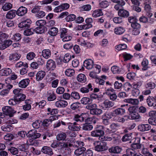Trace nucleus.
<instances>
[{"label":"nucleus","mask_w":156,"mask_h":156,"mask_svg":"<svg viewBox=\"0 0 156 156\" xmlns=\"http://www.w3.org/2000/svg\"><path fill=\"white\" fill-rule=\"evenodd\" d=\"M98 126V125H97ZM101 128L100 129H97L95 130L92 131L91 132V135L93 137H99L100 136L104 135V132L103 130H101L104 129V127L102 126H97V127H99Z\"/></svg>","instance_id":"1"},{"label":"nucleus","mask_w":156,"mask_h":156,"mask_svg":"<svg viewBox=\"0 0 156 156\" xmlns=\"http://www.w3.org/2000/svg\"><path fill=\"white\" fill-rule=\"evenodd\" d=\"M70 5L68 3H62L59 5L55 7L54 9V11L55 12H60L63 10L68 9Z\"/></svg>","instance_id":"2"},{"label":"nucleus","mask_w":156,"mask_h":156,"mask_svg":"<svg viewBox=\"0 0 156 156\" xmlns=\"http://www.w3.org/2000/svg\"><path fill=\"white\" fill-rule=\"evenodd\" d=\"M41 134L37 132L36 130L32 129L29 131L27 134V136L28 137H31L32 139H35L39 138Z\"/></svg>","instance_id":"3"},{"label":"nucleus","mask_w":156,"mask_h":156,"mask_svg":"<svg viewBox=\"0 0 156 156\" xmlns=\"http://www.w3.org/2000/svg\"><path fill=\"white\" fill-rule=\"evenodd\" d=\"M107 144L105 142L98 143V144L95 147V150L98 152L105 151L107 149Z\"/></svg>","instance_id":"4"},{"label":"nucleus","mask_w":156,"mask_h":156,"mask_svg":"<svg viewBox=\"0 0 156 156\" xmlns=\"http://www.w3.org/2000/svg\"><path fill=\"white\" fill-rule=\"evenodd\" d=\"M31 23V21L29 19L23 21L19 24L18 26L20 28H22L23 29H27L29 28Z\"/></svg>","instance_id":"5"},{"label":"nucleus","mask_w":156,"mask_h":156,"mask_svg":"<svg viewBox=\"0 0 156 156\" xmlns=\"http://www.w3.org/2000/svg\"><path fill=\"white\" fill-rule=\"evenodd\" d=\"M56 67L55 62L53 60L50 59L48 60L46 68L48 70H54Z\"/></svg>","instance_id":"6"},{"label":"nucleus","mask_w":156,"mask_h":156,"mask_svg":"<svg viewBox=\"0 0 156 156\" xmlns=\"http://www.w3.org/2000/svg\"><path fill=\"white\" fill-rule=\"evenodd\" d=\"M68 129L71 131H77L80 129V126H77L78 124L76 122H74L73 123L71 122L67 123Z\"/></svg>","instance_id":"7"},{"label":"nucleus","mask_w":156,"mask_h":156,"mask_svg":"<svg viewBox=\"0 0 156 156\" xmlns=\"http://www.w3.org/2000/svg\"><path fill=\"white\" fill-rule=\"evenodd\" d=\"M21 56V55L20 54L15 53L10 54L9 59L12 62H13L19 60Z\"/></svg>","instance_id":"8"},{"label":"nucleus","mask_w":156,"mask_h":156,"mask_svg":"<svg viewBox=\"0 0 156 156\" xmlns=\"http://www.w3.org/2000/svg\"><path fill=\"white\" fill-rule=\"evenodd\" d=\"M30 80L28 78L23 79L20 81L18 84V86L22 88H25L28 85Z\"/></svg>","instance_id":"9"},{"label":"nucleus","mask_w":156,"mask_h":156,"mask_svg":"<svg viewBox=\"0 0 156 156\" xmlns=\"http://www.w3.org/2000/svg\"><path fill=\"white\" fill-rule=\"evenodd\" d=\"M93 90L92 84L91 83H89L85 87H81L80 89V91L82 93H87L90 91H92Z\"/></svg>","instance_id":"10"},{"label":"nucleus","mask_w":156,"mask_h":156,"mask_svg":"<svg viewBox=\"0 0 156 156\" xmlns=\"http://www.w3.org/2000/svg\"><path fill=\"white\" fill-rule=\"evenodd\" d=\"M151 128V126L149 124H141L138 126V129L140 132H144L150 130Z\"/></svg>","instance_id":"11"},{"label":"nucleus","mask_w":156,"mask_h":156,"mask_svg":"<svg viewBox=\"0 0 156 156\" xmlns=\"http://www.w3.org/2000/svg\"><path fill=\"white\" fill-rule=\"evenodd\" d=\"M41 151L44 154L49 155L53 154L52 149L49 147L45 146L43 147L41 149Z\"/></svg>","instance_id":"12"},{"label":"nucleus","mask_w":156,"mask_h":156,"mask_svg":"<svg viewBox=\"0 0 156 156\" xmlns=\"http://www.w3.org/2000/svg\"><path fill=\"white\" fill-rule=\"evenodd\" d=\"M12 72V70L9 68H5L0 70V76H7L9 75Z\"/></svg>","instance_id":"13"},{"label":"nucleus","mask_w":156,"mask_h":156,"mask_svg":"<svg viewBox=\"0 0 156 156\" xmlns=\"http://www.w3.org/2000/svg\"><path fill=\"white\" fill-rule=\"evenodd\" d=\"M127 118L128 119L135 120L137 121H139L141 119V117L137 112L132 114V115H127Z\"/></svg>","instance_id":"14"},{"label":"nucleus","mask_w":156,"mask_h":156,"mask_svg":"<svg viewBox=\"0 0 156 156\" xmlns=\"http://www.w3.org/2000/svg\"><path fill=\"white\" fill-rule=\"evenodd\" d=\"M68 105V103L66 101L60 100L55 102V106L58 108H65Z\"/></svg>","instance_id":"15"},{"label":"nucleus","mask_w":156,"mask_h":156,"mask_svg":"<svg viewBox=\"0 0 156 156\" xmlns=\"http://www.w3.org/2000/svg\"><path fill=\"white\" fill-rule=\"evenodd\" d=\"M3 114L10 115L14 113V110L9 106L4 107L2 108Z\"/></svg>","instance_id":"16"},{"label":"nucleus","mask_w":156,"mask_h":156,"mask_svg":"<svg viewBox=\"0 0 156 156\" xmlns=\"http://www.w3.org/2000/svg\"><path fill=\"white\" fill-rule=\"evenodd\" d=\"M84 66L88 69H91L93 67L94 62L91 59L85 60L83 62Z\"/></svg>","instance_id":"17"},{"label":"nucleus","mask_w":156,"mask_h":156,"mask_svg":"<svg viewBox=\"0 0 156 156\" xmlns=\"http://www.w3.org/2000/svg\"><path fill=\"white\" fill-rule=\"evenodd\" d=\"M27 9L24 7L21 6L19 8L16 12V14L19 16H22L25 14L27 12Z\"/></svg>","instance_id":"18"},{"label":"nucleus","mask_w":156,"mask_h":156,"mask_svg":"<svg viewBox=\"0 0 156 156\" xmlns=\"http://www.w3.org/2000/svg\"><path fill=\"white\" fill-rule=\"evenodd\" d=\"M85 114H82L80 115H79L78 114L74 116L73 119L74 120L76 121V122H82L85 121Z\"/></svg>","instance_id":"19"},{"label":"nucleus","mask_w":156,"mask_h":156,"mask_svg":"<svg viewBox=\"0 0 156 156\" xmlns=\"http://www.w3.org/2000/svg\"><path fill=\"white\" fill-rule=\"evenodd\" d=\"M47 97L48 101H53L56 99V95L53 91L49 90L47 92Z\"/></svg>","instance_id":"20"},{"label":"nucleus","mask_w":156,"mask_h":156,"mask_svg":"<svg viewBox=\"0 0 156 156\" xmlns=\"http://www.w3.org/2000/svg\"><path fill=\"white\" fill-rule=\"evenodd\" d=\"M118 15L120 17L126 18L129 16V13L126 10L120 9L118 12Z\"/></svg>","instance_id":"21"},{"label":"nucleus","mask_w":156,"mask_h":156,"mask_svg":"<svg viewBox=\"0 0 156 156\" xmlns=\"http://www.w3.org/2000/svg\"><path fill=\"white\" fill-rule=\"evenodd\" d=\"M114 105V103L108 100L105 101L102 104V108L106 109L112 107Z\"/></svg>","instance_id":"22"},{"label":"nucleus","mask_w":156,"mask_h":156,"mask_svg":"<svg viewBox=\"0 0 156 156\" xmlns=\"http://www.w3.org/2000/svg\"><path fill=\"white\" fill-rule=\"evenodd\" d=\"M58 31V29L57 28L53 27L48 30V34L51 36L54 37L57 35Z\"/></svg>","instance_id":"23"},{"label":"nucleus","mask_w":156,"mask_h":156,"mask_svg":"<svg viewBox=\"0 0 156 156\" xmlns=\"http://www.w3.org/2000/svg\"><path fill=\"white\" fill-rule=\"evenodd\" d=\"M108 150L110 152L118 154L122 151V149L119 146H116L112 147L109 149Z\"/></svg>","instance_id":"24"},{"label":"nucleus","mask_w":156,"mask_h":156,"mask_svg":"<svg viewBox=\"0 0 156 156\" xmlns=\"http://www.w3.org/2000/svg\"><path fill=\"white\" fill-rule=\"evenodd\" d=\"M76 79L79 82L82 83H85L87 81L85 75L82 73L78 74L76 77Z\"/></svg>","instance_id":"25"},{"label":"nucleus","mask_w":156,"mask_h":156,"mask_svg":"<svg viewBox=\"0 0 156 156\" xmlns=\"http://www.w3.org/2000/svg\"><path fill=\"white\" fill-rule=\"evenodd\" d=\"M16 13V10H11L7 12L6 17L9 19H12L15 17Z\"/></svg>","instance_id":"26"},{"label":"nucleus","mask_w":156,"mask_h":156,"mask_svg":"<svg viewBox=\"0 0 156 156\" xmlns=\"http://www.w3.org/2000/svg\"><path fill=\"white\" fill-rule=\"evenodd\" d=\"M45 75V73L44 71H39L36 74V79L38 81L41 80H42Z\"/></svg>","instance_id":"27"},{"label":"nucleus","mask_w":156,"mask_h":156,"mask_svg":"<svg viewBox=\"0 0 156 156\" xmlns=\"http://www.w3.org/2000/svg\"><path fill=\"white\" fill-rule=\"evenodd\" d=\"M67 137L66 134L62 132H61L57 135L56 138L58 140H64Z\"/></svg>","instance_id":"28"},{"label":"nucleus","mask_w":156,"mask_h":156,"mask_svg":"<svg viewBox=\"0 0 156 156\" xmlns=\"http://www.w3.org/2000/svg\"><path fill=\"white\" fill-rule=\"evenodd\" d=\"M125 31L124 28L121 27H117L114 29V32L115 34L117 35H121L123 34Z\"/></svg>","instance_id":"29"},{"label":"nucleus","mask_w":156,"mask_h":156,"mask_svg":"<svg viewBox=\"0 0 156 156\" xmlns=\"http://www.w3.org/2000/svg\"><path fill=\"white\" fill-rule=\"evenodd\" d=\"M68 146V143L64 142L58 143V147L59 149H60V151L62 153V150H66Z\"/></svg>","instance_id":"30"},{"label":"nucleus","mask_w":156,"mask_h":156,"mask_svg":"<svg viewBox=\"0 0 156 156\" xmlns=\"http://www.w3.org/2000/svg\"><path fill=\"white\" fill-rule=\"evenodd\" d=\"M42 55L44 58L48 59L51 56V51L48 49L43 50L42 51Z\"/></svg>","instance_id":"31"},{"label":"nucleus","mask_w":156,"mask_h":156,"mask_svg":"<svg viewBox=\"0 0 156 156\" xmlns=\"http://www.w3.org/2000/svg\"><path fill=\"white\" fill-rule=\"evenodd\" d=\"M34 30L37 33L42 34L46 31L47 28L44 26H38L34 29Z\"/></svg>","instance_id":"32"},{"label":"nucleus","mask_w":156,"mask_h":156,"mask_svg":"<svg viewBox=\"0 0 156 156\" xmlns=\"http://www.w3.org/2000/svg\"><path fill=\"white\" fill-rule=\"evenodd\" d=\"M156 84L154 82L150 81L146 83L145 85V87L150 90L154 89L156 87Z\"/></svg>","instance_id":"33"},{"label":"nucleus","mask_w":156,"mask_h":156,"mask_svg":"<svg viewBox=\"0 0 156 156\" xmlns=\"http://www.w3.org/2000/svg\"><path fill=\"white\" fill-rule=\"evenodd\" d=\"M103 14L102 10L98 9L94 10L92 13V16L94 17H97L102 16Z\"/></svg>","instance_id":"34"},{"label":"nucleus","mask_w":156,"mask_h":156,"mask_svg":"<svg viewBox=\"0 0 156 156\" xmlns=\"http://www.w3.org/2000/svg\"><path fill=\"white\" fill-rule=\"evenodd\" d=\"M135 140L137 141V142L131 145V147L134 149H139L141 147V144H140V140L138 138H136Z\"/></svg>","instance_id":"35"},{"label":"nucleus","mask_w":156,"mask_h":156,"mask_svg":"<svg viewBox=\"0 0 156 156\" xmlns=\"http://www.w3.org/2000/svg\"><path fill=\"white\" fill-rule=\"evenodd\" d=\"M152 3L151 0H146L144 2V10L145 11L151 10V5Z\"/></svg>","instance_id":"36"},{"label":"nucleus","mask_w":156,"mask_h":156,"mask_svg":"<svg viewBox=\"0 0 156 156\" xmlns=\"http://www.w3.org/2000/svg\"><path fill=\"white\" fill-rule=\"evenodd\" d=\"M82 128L85 131H90L93 129V126L90 123H86L83 125Z\"/></svg>","instance_id":"37"},{"label":"nucleus","mask_w":156,"mask_h":156,"mask_svg":"<svg viewBox=\"0 0 156 156\" xmlns=\"http://www.w3.org/2000/svg\"><path fill=\"white\" fill-rule=\"evenodd\" d=\"M125 112V110L122 108H118L114 110L113 114L116 115H122Z\"/></svg>","instance_id":"38"},{"label":"nucleus","mask_w":156,"mask_h":156,"mask_svg":"<svg viewBox=\"0 0 156 156\" xmlns=\"http://www.w3.org/2000/svg\"><path fill=\"white\" fill-rule=\"evenodd\" d=\"M148 61L146 58L143 59L141 62V66H142V70H146L148 68Z\"/></svg>","instance_id":"39"},{"label":"nucleus","mask_w":156,"mask_h":156,"mask_svg":"<svg viewBox=\"0 0 156 156\" xmlns=\"http://www.w3.org/2000/svg\"><path fill=\"white\" fill-rule=\"evenodd\" d=\"M112 112L107 111L101 116V118L110 119L112 116Z\"/></svg>","instance_id":"40"},{"label":"nucleus","mask_w":156,"mask_h":156,"mask_svg":"<svg viewBox=\"0 0 156 156\" xmlns=\"http://www.w3.org/2000/svg\"><path fill=\"white\" fill-rule=\"evenodd\" d=\"M91 114L98 116L102 113L103 111L101 109L96 108L92 111H91Z\"/></svg>","instance_id":"41"},{"label":"nucleus","mask_w":156,"mask_h":156,"mask_svg":"<svg viewBox=\"0 0 156 156\" xmlns=\"http://www.w3.org/2000/svg\"><path fill=\"white\" fill-rule=\"evenodd\" d=\"M156 99V96L153 97L149 96L147 99V103L148 105L150 107L151 106V105H152L153 103V102Z\"/></svg>","instance_id":"42"},{"label":"nucleus","mask_w":156,"mask_h":156,"mask_svg":"<svg viewBox=\"0 0 156 156\" xmlns=\"http://www.w3.org/2000/svg\"><path fill=\"white\" fill-rule=\"evenodd\" d=\"M86 151V148L84 147L79 148L76 149L75 152V154L76 156H79L83 154L84 151Z\"/></svg>","instance_id":"43"},{"label":"nucleus","mask_w":156,"mask_h":156,"mask_svg":"<svg viewBox=\"0 0 156 156\" xmlns=\"http://www.w3.org/2000/svg\"><path fill=\"white\" fill-rule=\"evenodd\" d=\"M120 127L119 125L117 123H112L110 126L111 131L112 132L116 131Z\"/></svg>","instance_id":"44"},{"label":"nucleus","mask_w":156,"mask_h":156,"mask_svg":"<svg viewBox=\"0 0 156 156\" xmlns=\"http://www.w3.org/2000/svg\"><path fill=\"white\" fill-rule=\"evenodd\" d=\"M8 37V35L2 32H0V44L4 41L5 39H7Z\"/></svg>","instance_id":"45"},{"label":"nucleus","mask_w":156,"mask_h":156,"mask_svg":"<svg viewBox=\"0 0 156 156\" xmlns=\"http://www.w3.org/2000/svg\"><path fill=\"white\" fill-rule=\"evenodd\" d=\"M2 129L4 131L9 132L12 129V127L9 125L5 124L1 127Z\"/></svg>","instance_id":"46"},{"label":"nucleus","mask_w":156,"mask_h":156,"mask_svg":"<svg viewBox=\"0 0 156 156\" xmlns=\"http://www.w3.org/2000/svg\"><path fill=\"white\" fill-rule=\"evenodd\" d=\"M13 92L14 94V97L15 98L18 97L19 95L22 94L23 93L22 89L19 88L14 89Z\"/></svg>","instance_id":"47"},{"label":"nucleus","mask_w":156,"mask_h":156,"mask_svg":"<svg viewBox=\"0 0 156 156\" xmlns=\"http://www.w3.org/2000/svg\"><path fill=\"white\" fill-rule=\"evenodd\" d=\"M142 85V82L138 81L133 83L132 85V88L134 89H138Z\"/></svg>","instance_id":"48"},{"label":"nucleus","mask_w":156,"mask_h":156,"mask_svg":"<svg viewBox=\"0 0 156 156\" xmlns=\"http://www.w3.org/2000/svg\"><path fill=\"white\" fill-rule=\"evenodd\" d=\"M112 140L114 144H116L119 143L120 139V137L116 134H113L112 136Z\"/></svg>","instance_id":"49"},{"label":"nucleus","mask_w":156,"mask_h":156,"mask_svg":"<svg viewBox=\"0 0 156 156\" xmlns=\"http://www.w3.org/2000/svg\"><path fill=\"white\" fill-rule=\"evenodd\" d=\"M12 5L9 2L5 3L2 6V9L3 10L7 11L9 10L12 7Z\"/></svg>","instance_id":"50"},{"label":"nucleus","mask_w":156,"mask_h":156,"mask_svg":"<svg viewBox=\"0 0 156 156\" xmlns=\"http://www.w3.org/2000/svg\"><path fill=\"white\" fill-rule=\"evenodd\" d=\"M26 98V96L23 94H22L19 96L18 97L16 98V99L20 103L21 102L24 101Z\"/></svg>","instance_id":"51"},{"label":"nucleus","mask_w":156,"mask_h":156,"mask_svg":"<svg viewBox=\"0 0 156 156\" xmlns=\"http://www.w3.org/2000/svg\"><path fill=\"white\" fill-rule=\"evenodd\" d=\"M61 38L63 42H66L70 41L72 38V36L71 34H67Z\"/></svg>","instance_id":"52"},{"label":"nucleus","mask_w":156,"mask_h":156,"mask_svg":"<svg viewBox=\"0 0 156 156\" xmlns=\"http://www.w3.org/2000/svg\"><path fill=\"white\" fill-rule=\"evenodd\" d=\"M110 4L109 2L107 1H103L99 4V6L102 8H105L108 7Z\"/></svg>","instance_id":"53"},{"label":"nucleus","mask_w":156,"mask_h":156,"mask_svg":"<svg viewBox=\"0 0 156 156\" xmlns=\"http://www.w3.org/2000/svg\"><path fill=\"white\" fill-rule=\"evenodd\" d=\"M71 97L75 100H78L80 98L79 93L76 91L72 92L71 94Z\"/></svg>","instance_id":"54"},{"label":"nucleus","mask_w":156,"mask_h":156,"mask_svg":"<svg viewBox=\"0 0 156 156\" xmlns=\"http://www.w3.org/2000/svg\"><path fill=\"white\" fill-rule=\"evenodd\" d=\"M81 103L83 105H87L91 103L90 99L88 98L83 97L80 101Z\"/></svg>","instance_id":"55"},{"label":"nucleus","mask_w":156,"mask_h":156,"mask_svg":"<svg viewBox=\"0 0 156 156\" xmlns=\"http://www.w3.org/2000/svg\"><path fill=\"white\" fill-rule=\"evenodd\" d=\"M74 70L72 69H69L65 71L66 75L68 76H71L74 74Z\"/></svg>","instance_id":"56"},{"label":"nucleus","mask_w":156,"mask_h":156,"mask_svg":"<svg viewBox=\"0 0 156 156\" xmlns=\"http://www.w3.org/2000/svg\"><path fill=\"white\" fill-rule=\"evenodd\" d=\"M131 133L127 134L124 135L122 138V140L123 142L128 141L131 139L132 137L131 136Z\"/></svg>","instance_id":"57"},{"label":"nucleus","mask_w":156,"mask_h":156,"mask_svg":"<svg viewBox=\"0 0 156 156\" xmlns=\"http://www.w3.org/2000/svg\"><path fill=\"white\" fill-rule=\"evenodd\" d=\"M76 16L74 14H71L68 15L66 18V20L68 22L72 21L75 20Z\"/></svg>","instance_id":"58"},{"label":"nucleus","mask_w":156,"mask_h":156,"mask_svg":"<svg viewBox=\"0 0 156 156\" xmlns=\"http://www.w3.org/2000/svg\"><path fill=\"white\" fill-rule=\"evenodd\" d=\"M124 90L126 91H129L132 88V85L129 82H126L123 85Z\"/></svg>","instance_id":"59"},{"label":"nucleus","mask_w":156,"mask_h":156,"mask_svg":"<svg viewBox=\"0 0 156 156\" xmlns=\"http://www.w3.org/2000/svg\"><path fill=\"white\" fill-rule=\"evenodd\" d=\"M114 88L115 89H119L122 87V84L120 81H116L114 83Z\"/></svg>","instance_id":"60"},{"label":"nucleus","mask_w":156,"mask_h":156,"mask_svg":"<svg viewBox=\"0 0 156 156\" xmlns=\"http://www.w3.org/2000/svg\"><path fill=\"white\" fill-rule=\"evenodd\" d=\"M111 1L113 3H117L122 7L125 5L126 3L123 0H111Z\"/></svg>","instance_id":"61"},{"label":"nucleus","mask_w":156,"mask_h":156,"mask_svg":"<svg viewBox=\"0 0 156 156\" xmlns=\"http://www.w3.org/2000/svg\"><path fill=\"white\" fill-rule=\"evenodd\" d=\"M46 101L44 100H42L39 102H36V106H38L39 108H42L46 105Z\"/></svg>","instance_id":"62"},{"label":"nucleus","mask_w":156,"mask_h":156,"mask_svg":"<svg viewBox=\"0 0 156 156\" xmlns=\"http://www.w3.org/2000/svg\"><path fill=\"white\" fill-rule=\"evenodd\" d=\"M127 48V45L125 44H120L115 46V48L118 51L126 49Z\"/></svg>","instance_id":"63"},{"label":"nucleus","mask_w":156,"mask_h":156,"mask_svg":"<svg viewBox=\"0 0 156 156\" xmlns=\"http://www.w3.org/2000/svg\"><path fill=\"white\" fill-rule=\"evenodd\" d=\"M36 55L34 52H30L27 55V58L29 60L33 59L35 57Z\"/></svg>","instance_id":"64"}]
</instances>
